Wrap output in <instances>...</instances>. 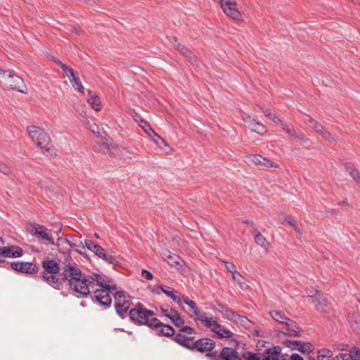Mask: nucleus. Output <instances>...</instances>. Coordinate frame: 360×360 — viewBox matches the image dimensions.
I'll return each mask as SVG.
<instances>
[{
    "label": "nucleus",
    "mask_w": 360,
    "mask_h": 360,
    "mask_svg": "<svg viewBox=\"0 0 360 360\" xmlns=\"http://www.w3.org/2000/svg\"><path fill=\"white\" fill-rule=\"evenodd\" d=\"M91 278L94 279V290H91L94 292L92 301L101 307L109 308L112 303L110 295L117 289V285L111 284V280L105 275L94 274Z\"/></svg>",
    "instance_id": "f257e3e1"
},
{
    "label": "nucleus",
    "mask_w": 360,
    "mask_h": 360,
    "mask_svg": "<svg viewBox=\"0 0 360 360\" xmlns=\"http://www.w3.org/2000/svg\"><path fill=\"white\" fill-rule=\"evenodd\" d=\"M27 132L32 141L44 153H50L51 155L54 157L56 155V149L51 143L50 136L44 129L36 126H30L27 127Z\"/></svg>",
    "instance_id": "f03ea898"
},
{
    "label": "nucleus",
    "mask_w": 360,
    "mask_h": 360,
    "mask_svg": "<svg viewBox=\"0 0 360 360\" xmlns=\"http://www.w3.org/2000/svg\"><path fill=\"white\" fill-rule=\"evenodd\" d=\"M129 316L131 321L137 325H146L150 327L152 318L155 314L153 311L146 308L141 302L129 311Z\"/></svg>",
    "instance_id": "7ed1b4c3"
},
{
    "label": "nucleus",
    "mask_w": 360,
    "mask_h": 360,
    "mask_svg": "<svg viewBox=\"0 0 360 360\" xmlns=\"http://www.w3.org/2000/svg\"><path fill=\"white\" fill-rule=\"evenodd\" d=\"M94 279L91 275L82 274L78 277L77 282H73L69 285L70 290L78 294V297H86L91 292L94 290Z\"/></svg>",
    "instance_id": "20e7f679"
},
{
    "label": "nucleus",
    "mask_w": 360,
    "mask_h": 360,
    "mask_svg": "<svg viewBox=\"0 0 360 360\" xmlns=\"http://www.w3.org/2000/svg\"><path fill=\"white\" fill-rule=\"evenodd\" d=\"M113 297L117 314L121 319L126 318L127 311L131 305V297L123 290L115 292Z\"/></svg>",
    "instance_id": "39448f33"
},
{
    "label": "nucleus",
    "mask_w": 360,
    "mask_h": 360,
    "mask_svg": "<svg viewBox=\"0 0 360 360\" xmlns=\"http://www.w3.org/2000/svg\"><path fill=\"white\" fill-rule=\"evenodd\" d=\"M30 233L35 236L38 240L46 245H54V240L50 230L45 226L37 224H33Z\"/></svg>",
    "instance_id": "423d86ee"
},
{
    "label": "nucleus",
    "mask_w": 360,
    "mask_h": 360,
    "mask_svg": "<svg viewBox=\"0 0 360 360\" xmlns=\"http://www.w3.org/2000/svg\"><path fill=\"white\" fill-rule=\"evenodd\" d=\"M62 276L63 281H67L68 286L73 282H77V278L81 277L83 274L77 264H68L65 266H62Z\"/></svg>",
    "instance_id": "0eeeda50"
},
{
    "label": "nucleus",
    "mask_w": 360,
    "mask_h": 360,
    "mask_svg": "<svg viewBox=\"0 0 360 360\" xmlns=\"http://www.w3.org/2000/svg\"><path fill=\"white\" fill-rule=\"evenodd\" d=\"M215 345V342L212 339L207 338H200L193 342V351L196 350L200 353H206V356L209 359L210 354L217 353L216 351H213Z\"/></svg>",
    "instance_id": "6e6552de"
},
{
    "label": "nucleus",
    "mask_w": 360,
    "mask_h": 360,
    "mask_svg": "<svg viewBox=\"0 0 360 360\" xmlns=\"http://www.w3.org/2000/svg\"><path fill=\"white\" fill-rule=\"evenodd\" d=\"M4 84L6 88L16 90L22 94H26L27 92L23 79L15 75H12L10 72L4 79Z\"/></svg>",
    "instance_id": "1a4fd4ad"
},
{
    "label": "nucleus",
    "mask_w": 360,
    "mask_h": 360,
    "mask_svg": "<svg viewBox=\"0 0 360 360\" xmlns=\"http://www.w3.org/2000/svg\"><path fill=\"white\" fill-rule=\"evenodd\" d=\"M219 3L224 13L229 18L239 20L241 17L240 11L237 8L236 1L234 0H220Z\"/></svg>",
    "instance_id": "9d476101"
},
{
    "label": "nucleus",
    "mask_w": 360,
    "mask_h": 360,
    "mask_svg": "<svg viewBox=\"0 0 360 360\" xmlns=\"http://www.w3.org/2000/svg\"><path fill=\"white\" fill-rule=\"evenodd\" d=\"M210 360H242L238 352L229 347H224L219 354H209Z\"/></svg>",
    "instance_id": "9b49d317"
},
{
    "label": "nucleus",
    "mask_w": 360,
    "mask_h": 360,
    "mask_svg": "<svg viewBox=\"0 0 360 360\" xmlns=\"http://www.w3.org/2000/svg\"><path fill=\"white\" fill-rule=\"evenodd\" d=\"M136 117L134 118L135 120L139 123V126L144 130V131L153 139L154 142L157 145L161 146L162 143H165V141L155 133L146 120L138 115H136Z\"/></svg>",
    "instance_id": "f8f14e48"
},
{
    "label": "nucleus",
    "mask_w": 360,
    "mask_h": 360,
    "mask_svg": "<svg viewBox=\"0 0 360 360\" xmlns=\"http://www.w3.org/2000/svg\"><path fill=\"white\" fill-rule=\"evenodd\" d=\"M309 297L311 299L318 311L327 312L328 304L327 298L319 290H314V294H309Z\"/></svg>",
    "instance_id": "ddd939ff"
},
{
    "label": "nucleus",
    "mask_w": 360,
    "mask_h": 360,
    "mask_svg": "<svg viewBox=\"0 0 360 360\" xmlns=\"http://www.w3.org/2000/svg\"><path fill=\"white\" fill-rule=\"evenodd\" d=\"M150 328H155L158 330V335L165 337H173L174 335V329L169 326L162 323L157 318L153 317Z\"/></svg>",
    "instance_id": "4468645a"
},
{
    "label": "nucleus",
    "mask_w": 360,
    "mask_h": 360,
    "mask_svg": "<svg viewBox=\"0 0 360 360\" xmlns=\"http://www.w3.org/2000/svg\"><path fill=\"white\" fill-rule=\"evenodd\" d=\"M11 266L13 270L25 274H34L39 271L37 265L28 262H13Z\"/></svg>",
    "instance_id": "2eb2a0df"
},
{
    "label": "nucleus",
    "mask_w": 360,
    "mask_h": 360,
    "mask_svg": "<svg viewBox=\"0 0 360 360\" xmlns=\"http://www.w3.org/2000/svg\"><path fill=\"white\" fill-rule=\"evenodd\" d=\"M284 344L291 349L297 350L302 354H308L313 350V346L309 342L297 340H285Z\"/></svg>",
    "instance_id": "dca6fc26"
},
{
    "label": "nucleus",
    "mask_w": 360,
    "mask_h": 360,
    "mask_svg": "<svg viewBox=\"0 0 360 360\" xmlns=\"http://www.w3.org/2000/svg\"><path fill=\"white\" fill-rule=\"evenodd\" d=\"M162 254L165 261L176 269H180L184 264V260L179 255L171 252L169 250H166Z\"/></svg>",
    "instance_id": "f3484780"
},
{
    "label": "nucleus",
    "mask_w": 360,
    "mask_h": 360,
    "mask_svg": "<svg viewBox=\"0 0 360 360\" xmlns=\"http://www.w3.org/2000/svg\"><path fill=\"white\" fill-rule=\"evenodd\" d=\"M22 250L21 248L15 245L7 247H0V258L1 257H18L22 256ZM0 262H2L0 259Z\"/></svg>",
    "instance_id": "a211bd4d"
},
{
    "label": "nucleus",
    "mask_w": 360,
    "mask_h": 360,
    "mask_svg": "<svg viewBox=\"0 0 360 360\" xmlns=\"http://www.w3.org/2000/svg\"><path fill=\"white\" fill-rule=\"evenodd\" d=\"M301 331L297 323L290 319L287 322H285V325L283 327V333L288 336L298 337L300 335Z\"/></svg>",
    "instance_id": "6ab92c4d"
},
{
    "label": "nucleus",
    "mask_w": 360,
    "mask_h": 360,
    "mask_svg": "<svg viewBox=\"0 0 360 360\" xmlns=\"http://www.w3.org/2000/svg\"><path fill=\"white\" fill-rule=\"evenodd\" d=\"M159 289L161 290V291L165 294L167 297H169L171 299H172L176 304L180 307H182V301L181 297L180 296V293L172 288L169 286L165 285H158L157 286Z\"/></svg>",
    "instance_id": "aec40b11"
},
{
    "label": "nucleus",
    "mask_w": 360,
    "mask_h": 360,
    "mask_svg": "<svg viewBox=\"0 0 360 360\" xmlns=\"http://www.w3.org/2000/svg\"><path fill=\"white\" fill-rule=\"evenodd\" d=\"M43 271L41 273L58 274L60 271L59 264L53 259H46L42 262Z\"/></svg>",
    "instance_id": "412c9836"
},
{
    "label": "nucleus",
    "mask_w": 360,
    "mask_h": 360,
    "mask_svg": "<svg viewBox=\"0 0 360 360\" xmlns=\"http://www.w3.org/2000/svg\"><path fill=\"white\" fill-rule=\"evenodd\" d=\"M264 360H290V359L288 354H281V348L276 347L268 351Z\"/></svg>",
    "instance_id": "4be33fe9"
},
{
    "label": "nucleus",
    "mask_w": 360,
    "mask_h": 360,
    "mask_svg": "<svg viewBox=\"0 0 360 360\" xmlns=\"http://www.w3.org/2000/svg\"><path fill=\"white\" fill-rule=\"evenodd\" d=\"M308 123L310 127H313L315 131L319 133L325 139L332 141H334V138L332 137V135L330 132L323 129V127L319 124L316 121L313 120L311 117H309Z\"/></svg>",
    "instance_id": "5701e85b"
},
{
    "label": "nucleus",
    "mask_w": 360,
    "mask_h": 360,
    "mask_svg": "<svg viewBox=\"0 0 360 360\" xmlns=\"http://www.w3.org/2000/svg\"><path fill=\"white\" fill-rule=\"evenodd\" d=\"M57 274H58L41 273V276L43 280L55 288H57L63 283L62 276L58 277L57 276Z\"/></svg>",
    "instance_id": "b1692460"
},
{
    "label": "nucleus",
    "mask_w": 360,
    "mask_h": 360,
    "mask_svg": "<svg viewBox=\"0 0 360 360\" xmlns=\"http://www.w3.org/2000/svg\"><path fill=\"white\" fill-rule=\"evenodd\" d=\"M173 340L180 345L193 351V337H186L181 333H177L173 337Z\"/></svg>",
    "instance_id": "393cba45"
},
{
    "label": "nucleus",
    "mask_w": 360,
    "mask_h": 360,
    "mask_svg": "<svg viewBox=\"0 0 360 360\" xmlns=\"http://www.w3.org/2000/svg\"><path fill=\"white\" fill-rule=\"evenodd\" d=\"M248 158L255 165H261L266 167H278L276 164L260 155H252Z\"/></svg>",
    "instance_id": "a878e982"
},
{
    "label": "nucleus",
    "mask_w": 360,
    "mask_h": 360,
    "mask_svg": "<svg viewBox=\"0 0 360 360\" xmlns=\"http://www.w3.org/2000/svg\"><path fill=\"white\" fill-rule=\"evenodd\" d=\"M197 319L200 321L205 327L210 329L212 331V329L215 328L217 326V319L214 316L208 317L205 312H201L200 314L196 317Z\"/></svg>",
    "instance_id": "bb28decb"
},
{
    "label": "nucleus",
    "mask_w": 360,
    "mask_h": 360,
    "mask_svg": "<svg viewBox=\"0 0 360 360\" xmlns=\"http://www.w3.org/2000/svg\"><path fill=\"white\" fill-rule=\"evenodd\" d=\"M212 332L216 333L219 338H229L233 335V333L230 330L219 323H217L215 328L212 329Z\"/></svg>",
    "instance_id": "cd10ccee"
},
{
    "label": "nucleus",
    "mask_w": 360,
    "mask_h": 360,
    "mask_svg": "<svg viewBox=\"0 0 360 360\" xmlns=\"http://www.w3.org/2000/svg\"><path fill=\"white\" fill-rule=\"evenodd\" d=\"M89 97L87 99L88 103L91 107L96 111H99L101 109V101L100 98L95 94H91V92L89 91Z\"/></svg>",
    "instance_id": "c85d7f7f"
},
{
    "label": "nucleus",
    "mask_w": 360,
    "mask_h": 360,
    "mask_svg": "<svg viewBox=\"0 0 360 360\" xmlns=\"http://www.w3.org/2000/svg\"><path fill=\"white\" fill-rule=\"evenodd\" d=\"M173 46L175 49L179 51L182 55L189 58L191 60H193V53L188 49L184 45H181L176 38L174 39Z\"/></svg>",
    "instance_id": "c756f323"
},
{
    "label": "nucleus",
    "mask_w": 360,
    "mask_h": 360,
    "mask_svg": "<svg viewBox=\"0 0 360 360\" xmlns=\"http://www.w3.org/2000/svg\"><path fill=\"white\" fill-rule=\"evenodd\" d=\"M84 245L88 250L93 252L96 256L101 255V253H102V251H103L104 250L101 246L94 243L92 240L88 239H86L84 240Z\"/></svg>",
    "instance_id": "7c9ffc66"
},
{
    "label": "nucleus",
    "mask_w": 360,
    "mask_h": 360,
    "mask_svg": "<svg viewBox=\"0 0 360 360\" xmlns=\"http://www.w3.org/2000/svg\"><path fill=\"white\" fill-rule=\"evenodd\" d=\"M269 314L274 321L281 323L283 326H284L285 322H287L289 319V318L278 310H271L269 311Z\"/></svg>",
    "instance_id": "2f4dec72"
},
{
    "label": "nucleus",
    "mask_w": 360,
    "mask_h": 360,
    "mask_svg": "<svg viewBox=\"0 0 360 360\" xmlns=\"http://www.w3.org/2000/svg\"><path fill=\"white\" fill-rule=\"evenodd\" d=\"M55 63L58 64L62 68L63 71L65 73L66 76L69 78H72L75 76L77 74L75 73L73 69L72 68L68 67L65 63H61L58 60H54Z\"/></svg>",
    "instance_id": "473e14b6"
},
{
    "label": "nucleus",
    "mask_w": 360,
    "mask_h": 360,
    "mask_svg": "<svg viewBox=\"0 0 360 360\" xmlns=\"http://www.w3.org/2000/svg\"><path fill=\"white\" fill-rule=\"evenodd\" d=\"M98 257L101 258L106 262L113 265L117 264L118 262L112 255L107 253L105 249L103 250V251H102V253H101V255H98Z\"/></svg>",
    "instance_id": "72a5a7b5"
},
{
    "label": "nucleus",
    "mask_w": 360,
    "mask_h": 360,
    "mask_svg": "<svg viewBox=\"0 0 360 360\" xmlns=\"http://www.w3.org/2000/svg\"><path fill=\"white\" fill-rule=\"evenodd\" d=\"M255 241L257 245L263 248H266L269 245L266 238L258 231L255 232Z\"/></svg>",
    "instance_id": "f704fd0d"
},
{
    "label": "nucleus",
    "mask_w": 360,
    "mask_h": 360,
    "mask_svg": "<svg viewBox=\"0 0 360 360\" xmlns=\"http://www.w3.org/2000/svg\"><path fill=\"white\" fill-rule=\"evenodd\" d=\"M70 82L72 83V86L75 89L78 90L79 92L83 93L84 91V86L79 78V76L76 75L73 77H72V79H70Z\"/></svg>",
    "instance_id": "c9c22d12"
},
{
    "label": "nucleus",
    "mask_w": 360,
    "mask_h": 360,
    "mask_svg": "<svg viewBox=\"0 0 360 360\" xmlns=\"http://www.w3.org/2000/svg\"><path fill=\"white\" fill-rule=\"evenodd\" d=\"M110 141L109 142L108 140H106L103 143L102 145L95 144L93 146V149L95 152L97 153H104L103 150H110Z\"/></svg>",
    "instance_id": "e433bc0d"
},
{
    "label": "nucleus",
    "mask_w": 360,
    "mask_h": 360,
    "mask_svg": "<svg viewBox=\"0 0 360 360\" xmlns=\"http://www.w3.org/2000/svg\"><path fill=\"white\" fill-rule=\"evenodd\" d=\"M160 309L162 313L169 319L170 317L174 318V316L177 313V311L175 309L168 306L161 307Z\"/></svg>",
    "instance_id": "4c0bfd02"
},
{
    "label": "nucleus",
    "mask_w": 360,
    "mask_h": 360,
    "mask_svg": "<svg viewBox=\"0 0 360 360\" xmlns=\"http://www.w3.org/2000/svg\"><path fill=\"white\" fill-rule=\"evenodd\" d=\"M170 320L176 327L179 328L183 327L185 323L184 320L178 312L174 316V318L170 317Z\"/></svg>",
    "instance_id": "58836bf2"
},
{
    "label": "nucleus",
    "mask_w": 360,
    "mask_h": 360,
    "mask_svg": "<svg viewBox=\"0 0 360 360\" xmlns=\"http://www.w3.org/2000/svg\"><path fill=\"white\" fill-rule=\"evenodd\" d=\"M347 172L357 183H360V175L357 169L353 167H347Z\"/></svg>",
    "instance_id": "ea45409f"
},
{
    "label": "nucleus",
    "mask_w": 360,
    "mask_h": 360,
    "mask_svg": "<svg viewBox=\"0 0 360 360\" xmlns=\"http://www.w3.org/2000/svg\"><path fill=\"white\" fill-rule=\"evenodd\" d=\"M243 356L246 360H261L260 354L250 352H244ZM264 360V357L262 359Z\"/></svg>",
    "instance_id": "a19ab883"
},
{
    "label": "nucleus",
    "mask_w": 360,
    "mask_h": 360,
    "mask_svg": "<svg viewBox=\"0 0 360 360\" xmlns=\"http://www.w3.org/2000/svg\"><path fill=\"white\" fill-rule=\"evenodd\" d=\"M255 124L252 131L261 135L266 134V129L262 123L257 122Z\"/></svg>",
    "instance_id": "79ce46f5"
},
{
    "label": "nucleus",
    "mask_w": 360,
    "mask_h": 360,
    "mask_svg": "<svg viewBox=\"0 0 360 360\" xmlns=\"http://www.w3.org/2000/svg\"><path fill=\"white\" fill-rule=\"evenodd\" d=\"M243 121L248 124V127L253 130L255 126L256 125L257 121H256L254 118L250 117V115H246L243 117Z\"/></svg>",
    "instance_id": "37998d69"
},
{
    "label": "nucleus",
    "mask_w": 360,
    "mask_h": 360,
    "mask_svg": "<svg viewBox=\"0 0 360 360\" xmlns=\"http://www.w3.org/2000/svg\"><path fill=\"white\" fill-rule=\"evenodd\" d=\"M65 242L68 243L71 248H75V250L82 254V250L84 249V246L83 245L82 243H80V244H75L72 243L70 240L68 239H64Z\"/></svg>",
    "instance_id": "c03bdc74"
},
{
    "label": "nucleus",
    "mask_w": 360,
    "mask_h": 360,
    "mask_svg": "<svg viewBox=\"0 0 360 360\" xmlns=\"http://www.w3.org/2000/svg\"><path fill=\"white\" fill-rule=\"evenodd\" d=\"M220 262L224 264L226 269L229 271L230 273H234V271L236 269V266L234 264L231 262H226L225 260L221 259Z\"/></svg>",
    "instance_id": "a18cd8bd"
},
{
    "label": "nucleus",
    "mask_w": 360,
    "mask_h": 360,
    "mask_svg": "<svg viewBox=\"0 0 360 360\" xmlns=\"http://www.w3.org/2000/svg\"><path fill=\"white\" fill-rule=\"evenodd\" d=\"M0 172L4 174L7 175L11 173L12 169L9 165L0 162Z\"/></svg>",
    "instance_id": "49530a36"
},
{
    "label": "nucleus",
    "mask_w": 360,
    "mask_h": 360,
    "mask_svg": "<svg viewBox=\"0 0 360 360\" xmlns=\"http://www.w3.org/2000/svg\"><path fill=\"white\" fill-rule=\"evenodd\" d=\"M188 306L191 308L194 315L197 317L200 314V311L198 310L196 304L194 301L191 300L188 303Z\"/></svg>",
    "instance_id": "de8ad7c7"
},
{
    "label": "nucleus",
    "mask_w": 360,
    "mask_h": 360,
    "mask_svg": "<svg viewBox=\"0 0 360 360\" xmlns=\"http://www.w3.org/2000/svg\"><path fill=\"white\" fill-rule=\"evenodd\" d=\"M333 360H352V355L348 353H340Z\"/></svg>",
    "instance_id": "09e8293b"
},
{
    "label": "nucleus",
    "mask_w": 360,
    "mask_h": 360,
    "mask_svg": "<svg viewBox=\"0 0 360 360\" xmlns=\"http://www.w3.org/2000/svg\"><path fill=\"white\" fill-rule=\"evenodd\" d=\"M179 331L188 335H192L195 333V330L193 328L184 325L183 326V327H181L179 328Z\"/></svg>",
    "instance_id": "8fccbe9b"
},
{
    "label": "nucleus",
    "mask_w": 360,
    "mask_h": 360,
    "mask_svg": "<svg viewBox=\"0 0 360 360\" xmlns=\"http://www.w3.org/2000/svg\"><path fill=\"white\" fill-rule=\"evenodd\" d=\"M287 134L290 136H294L295 137L296 139H298L301 141H303L304 140V136L303 135H301V134H299L295 130L294 128L292 127H290V130H288V132Z\"/></svg>",
    "instance_id": "3c124183"
},
{
    "label": "nucleus",
    "mask_w": 360,
    "mask_h": 360,
    "mask_svg": "<svg viewBox=\"0 0 360 360\" xmlns=\"http://www.w3.org/2000/svg\"><path fill=\"white\" fill-rule=\"evenodd\" d=\"M232 277H233V279L236 281L238 283H243V277L242 276V275L237 271V269H236L234 271V273H232Z\"/></svg>",
    "instance_id": "603ef678"
},
{
    "label": "nucleus",
    "mask_w": 360,
    "mask_h": 360,
    "mask_svg": "<svg viewBox=\"0 0 360 360\" xmlns=\"http://www.w3.org/2000/svg\"><path fill=\"white\" fill-rule=\"evenodd\" d=\"M68 264H76V263L73 262L70 255L69 253H66V254H65L64 259L62 262V266H65V265H67Z\"/></svg>",
    "instance_id": "864d4df0"
},
{
    "label": "nucleus",
    "mask_w": 360,
    "mask_h": 360,
    "mask_svg": "<svg viewBox=\"0 0 360 360\" xmlns=\"http://www.w3.org/2000/svg\"><path fill=\"white\" fill-rule=\"evenodd\" d=\"M317 356H333V353L330 350L323 348V349H320L318 352Z\"/></svg>",
    "instance_id": "5fc2aeb1"
},
{
    "label": "nucleus",
    "mask_w": 360,
    "mask_h": 360,
    "mask_svg": "<svg viewBox=\"0 0 360 360\" xmlns=\"http://www.w3.org/2000/svg\"><path fill=\"white\" fill-rule=\"evenodd\" d=\"M141 276L145 278L146 280H152L153 278V274L148 271V270L143 269L141 271Z\"/></svg>",
    "instance_id": "6e6d98bb"
},
{
    "label": "nucleus",
    "mask_w": 360,
    "mask_h": 360,
    "mask_svg": "<svg viewBox=\"0 0 360 360\" xmlns=\"http://www.w3.org/2000/svg\"><path fill=\"white\" fill-rule=\"evenodd\" d=\"M226 315L229 319H231L236 318L238 316L234 311H233L232 310H230V309L226 310Z\"/></svg>",
    "instance_id": "4d7b16f0"
},
{
    "label": "nucleus",
    "mask_w": 360,
    "mask_h": 360,
    "mask_svg": "<svg viewBox=\"0 0 360 360\" xmlns=\"http://www.w3.org/2000/svg\"><path fill=\"white\" fill-rule=\"evenodd\" d=\"M290 360H304L303 358L297 354H292L290 356Z\"/></svg>",
    "instance_id": "13d9d810"
},
{
    "label": "nucleus",
    "mask_w": 360,
    "mask_h": 360,
    "mask_svg": "<svg viewBox=\"0 0 360 360\" xmlns=\"http://www.w3.org/2000/svg\"><path fill=\"white\" fill-rule=\"evenodd\" d=\"M269 117L276 124H278L281 121L280 119L274 114H271Z\"/></svg>",
    "instance_id": "bf43d9fd"
},
{
    "label": "nucleus",
    "mask_w": 360,
    "mask_h": 360,
    "mask_svg": "<svg viewBox=\"0 0 360 360\" xmlns=\"http://www.w3.org/2000/svg\"><path fill=\"white\" fill-rule=\"evenodd\" d=\"M8 72V71H5L0 68V79H5Z\"/></svg>",
    "instance_id": "052dcab7"
},
{
    "label": "nucleus",
    "mask_w": 360,
    "mask_h": 360,
    "mask_svg": "<svg viewBox=\"0 0 360 360\" xmlns=\"http://www.w3.org/2000/svg\"><path fill=\"white\" fill-rule=\"evenodd\" d=\"M90 129H91V131L93 133L96 134L97 133L98 127L96 124H94L92 126H90ZM98 136H100L101 137V135L100 134L99 132H98Z\"/></svg>",
    "instance_id": "680f3d73"
},
{
    "label": "nucleus",
    "mask_w": 360,
    "mask_h": 360,
    "mask_svg": "<svg viewBox=\"0 0 360 360\" xmlns=\"http://www.w3.org/2000/svg\"><path fill=\"white\" fill-rule=\"evenodd\" d=\"M333 356H317V360H332Z\"/></svg>",
    "instance_id": "e2e57ef3"
},
{
    "label": "nucleus",
    "mask_w": 360,
    "mask_h": 360,
    "mask_svg": "<svg viewBox=\"0 0 360 360\" xmlns=\"http://www.w3.org/2000/svg\"><path fill=\"white\" fill-rule=\"evenodd\" d=\"M282 129H283V130L285 132H286V133H287V132H288V130H290V126L289 124H288L284 123V124H282Z\"/></svg>",
    "instance_id": "0e129e2a"
},
{
    "label": "nucleus",
    "mask_w": 360,
    "mask_h": 360,
    "mask_svg": "<svg viewBox=\"0 0 360 360\" xmlns=\"http://www.w3.org/2000/svg\"><path fill=\"white\" fill-rule=\"evenodd\" d=\"M182 304L185 303L188 305V303L191 301V300H189L188 296H183L181 298Z\"/></svg>",
    "instance_id": "69168bd1"
},
{
    "label": "nucleus",
    "mask_w": 360,
    "mask_h": 360,
    "mask_svg": "<svg viewBox=\"0 0 360 360\" xmlns=\"http://www.w3.org/2000/svg\"><path fill=\"white\" fill-rule=\"evenodd\" d=\"M288 222L289 224H290L292 226L294 227V229L296 231L300 232L299 229L297 228V226H295V222L293 221L289 220Z\"/></svg>",
    "instance_id": "338daca9"
},
{
    "label": "nucleus",
    "mask_w": 360,
    "mask_h": 360,
    "mask_svg": "<svg viewBox=\"0 0 360 360\" xmlns=\"http://www.w3.org/2000/svg\"><path fill=\"white\" fill-rule=\"evenodd\" d=\"M263 113H264V115L266 117H269L271 115V113L270 112V110H269V109L264 110H263Z\"/></svg>",
    "instance_id": "774afa93"
}]
</instances>
